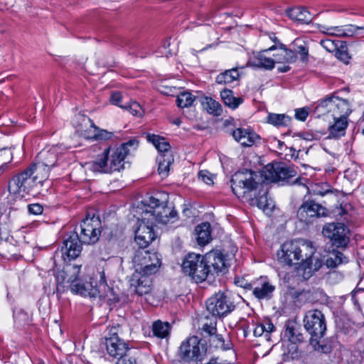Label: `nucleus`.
I'll return each mask as SVG.
<instances>
[{
  "label": "nucleus",
  "mask_w": 364,
  "mask_h": 364,
  "mask_svg": "<svg viewBox=\"0 0 364 364\" xmlns=\"http://www.w3.org/2000/svg\"><path fill=\"white\" fill-rule=\"evenodd\" d=\"M359 30H364L363 26H357L354 25H347L342 26L341 37H351L358 34Z\"/></svg>",
  "instance_id": "48"
},
{
  "label": "nucleus",
  "mask_w": 364,
  "mask_h": 364,
  "mask_svg": "<svg viewBox=\"0 0 364 364\" xmlns=\"http://www.w3.org/2000/svg\"><path fill=\"white\" fill-rule=\"evenodd\" d=\"M326 214V206H300L297 215L301 220L308 221L311 218L323 217Z\"/></svg>",
  "instance_id": "27"
},
{
  "label": "nucleus",
  "mask_w": 364,
  "mask_h": 364,
  "mask_svg": "<svg viewBox=\"0 0 364 364\" xmlns=\"http://www.w3.org/2000/svg\"><path fill=\"white\" fill-rule=\"evenodd\" d=\"M136 273L149 276L156 273L161 265V258L157 252H151L146 248H139L133 258Z\"/></svg>",
  "instance_id": "9"
},
{
  "label": "nucleus",
  "mask_w": 364,
  "mask_h": 364,
  "mask_svg": "<svg viewBox=\"0 0 364 364\" xmlns=\"http://www.w3.org/2000/svg\"><path fill=\"white\" fill-rule=\"evenodd\" d=\"M232 136L235 141L242 146H251L260 139L255 132L249 129L237 128L232 132Z\"/></svg>",
  "instance_id": "22"
},
{
  "label": "nucleus",
  "mask_w": 364,
  "mask_h": 364,
  "mask_svg": "<svg viewBox=\"0 0 364 364\" xmlns=\"http://www.w3.org/2000/svg\"><path fill=\"white\" fill-rule=\"evenodd\" d=\"M274 289V286L262 279L261 282L253 289L252 293L259 299H269L272 297Z\"/></svg>",
  "instance_id": "32"
},
{
  "label": "nucleus",
  "mask_w": 364,
  "mask_h": 364,
  "mask_svg": "<svg viewBox=\"0 0 364 364\" xmlns=\"http://www.w3.org/2000/svg\"><path fill=\"white\" fill-rule=\"evenodd\" d=\"M203 330L212 337L213 335L216 334V322H210V324L208 323H204L203 326Z\"/></svg>",
  "instance_id": "54"
},
{
  "label": "nucleus",
  "mask_w": 364,
  "mask_h": 364,
  "mask_svg": "<svg viewBox=\"0 0 364 364\" xmlns=\"http://www.w3.org/2000/svg\"><path fill=\"white\" fill-rule=\"evenodd\" d=\"M299 326L295 323L288 321L285 323L284 337L292 343H302L304 336L299 331Z\"/></svg>",
  "instance_id": "30"
},
{
  "label": "nucleus",
  "mask_w": 364,
  "mask_h": 364,
  "mask_svg": "<svg viewBox=\"0 0 364 364\" xmlns=\"http://www.w3.org/2000/svg\"><path fill=\"white\" fill-rule=\"evenodd\" d=\"M101 223L99 218H86L81 224L80 238L85 244L96 243L101 235Z\"/></svg>",
  "instance_id": "14"
},
{
  "label": "nucleus",
  "mask_w": 364,
  "mask_h": 364,
  "mask_svg": "<svg viewBox=\"0 0 364 364\" xmlns=\"http://www.w3.org/2000/svg\"><path fill=\"white\" fill-rule=\"evenodd\" d=\"M82 122L85 127L89 126V129L80 131L84 132L83 134L85 138L89 139H94L97 141H107L113 137L114 133L107 132L105 129H100L95 125L93 122L88 117H83L82 118Z\"/></svg>",
  "instance_id": "21"
},
{
  "label": "nucleus",
  "mask_w": 364,
  "mask_h": 364,
  "mask_svg": "<svg viewBox=\"0 0 364 364\" xmlns=\"http://www.w3.org/2000/svg\"><path fill=\"white\" fill-rule=\"evenodd\" d=\"M335 52L336 56L338 60L343 62L345 64H348L349 63L350 56L348 52V48L346 42L341 41L338 46V49H336Z\"/></svg>",
  "instance_id": "46"
},
{
  "label": "nucleus",
  "mask_w": 364,
  "mask_h": 364,
  "mask_svg": "<svg viewBox=\"0 0 364 364\" xmlns=\"http://www.w3.org/2000/svg\"><path fill=\"white\" fill-rule=\"evenodd\" d=\"M58 161V149L55 147L48 150H42L37 156L35 162L31 165L35 167L37 171L45 173L44 178H48L49 171L54 167Z\"/></svg>",
  "instance_id": "15"
},
{
  "label": "nucleus",
  "mask_w": 364,
  "mask_h": 364,
  "mask_svg": "<svg viewBox=\"0 0 364 364\" xmlns=\"http://www.w3.org/2000/svg\"><path fill=\"white\" fill-rule=\"evenodd\" d=\"M196 100V97L188 92H183L180 93L176 99L178 107L184 108L188 107L193 105Z\"/></svg>",
  "instance_id": "44"
},
{
  "label": "nucleus",
  "mask_w": 364,
  "mask_h": 364,
  "mask_svg": "<svg viewBox=\"0 0 364 364\" xmlns=\"http://www.w3.org/2000/svg\"><path fill=\"white\" fill-rule=\"evenodd\" d=\"M173 156L171 153L165 155H159L157 161L159 164L158 171L163 177L166 176L169 171V166L173 162Z\"/></svg>",
  "instance_id": "38"
},
{
  "label": "nucleus",
  "mask_w": 364,
  "mask_h": 364,
  "mask_svg": "<svg viewBox=\"0 0 364 364\" xmlns=\"http://www.w3.org/2000/svg\"><path fill=\"white\" fill-rule=\"evenodd\" d=\"M322 234L337 248H346L350 242V230L343 223H328L323 228Z\"/></svg>",
  "instance_id": "12"
},
{
  "label": "nucleus",
  "mask_w": 364,
  "mask_h": 364,
  "mask_svg": "<svg viewBox=\"0 0 364 364\" xmlns=\"http://www.w3.org/2000/svg\"><path fill=\"white\" fill-rule=\"evenodd\" d=\"M156 238L154 225L149 218H143L135 230V241L139 248H146Z\"/></svg>",
  "instance_id": "16"
},
{
  "label": "nucleus",
  "mask_w": 364,
  "mask_h": 364,
  "mask_svg": "<svg viewBox=\"0 0 364 364\" xmlns=\"http://www.w3.org/2000/svg\"><path fill=\"white\" fill-rule=\"evenodd\" d=\"M334 92L319 101L314 109L316 117L326 116L327 118L348 117L352 112L350 102L336 95Z\"/></svg>",
  "instance_id": "5"
},
{
  "label": "nucleus",
  "mask_w": 364,
  "mask_h": 364,
  "mask_svg": "<svg viewBox=\"0 0 364 364\" xmlns=\"http://www.w3.org/2000/svg\"><path fill=\"white\" fill-rule=\"evenodd\" d=\"M303 323L304 328L311 336V341L318 343L326 331L324 314L318 309H311L306 312Z\"/></svg>",
  "instance_id": "10"
},
{
  "label": "nucleus",
  "mask_w": 364,
  "mask_h": 364,
  "mask_svg": "<svg viewBox=\"0 0 364 364\" xmlns=\"http://www.w3.org/2000/svg\"><path fill=\"white\" fill-rule=\"evenodd\" d=\"M116 364H136V360L134 358L124 355L119 357Z\"/></svg>",
  "instance_id": "57"
},
{
  "label": "nucleus",
  "mask_w": 364,
  "mask_h": 364,
  "mask_svg": "<svg viewBox=\"0 0 364 364\" xmlns=\"http://www.w3.org/2000/svg\"><path fill=\"white\" fill-rule=\"evenodd\" d=\"M278 70L281 73H286L290 70V67L289 65H284L282 67L278 68Z\"/></svg>",
  "instance_id": "64"
},
{
  "label": "nucleus",
  "mask_w": 364,
  "mask_h": 364,
  "mask_svg": "<svg viewBox=\"0 0 364 364\" xmlns=\"http://www.w3.org/2000/svg\"><path fill=\"white\" fill-rule=\"evenodd\" d=\"M220 97L225 105L232 109L237 108L243 102L242 97H235L233 95V92L228 89L222 90L220 92Z\"/></svg>",
  "instance_id": "36"
},
{
  "label": "nucleus",
  "mask_w": 364,
  "mask_h": 364,
  "mask_svg": "<svg viewBox=\"0 0 364 364\" xmlns=\"http://www.w3.org/2000/svg\"><path fill=\"white\" fill-rule=\"evenodd\" d=\"M122 100V95L120 92H113L112 95H111V97H110V102L114 105H117V106H119L120 107H122V109L124 107V105H120V102Z\"/></svg>",
  "instance_id": "55"
},
{
  "label": "nucleus",
  "mask_w": 364,
  "mask_h": 364,
  "mask_svg": "<svg viewBox=\"0 0 364 364\" xmlns=\"http://www.w3.org/2000/svg\"><path fill=\"white\" fill-rule=\"evenodd\" d=\"M31 164L22 172L15 175L9 182L7 203L23 202V198L38 184L46 180L45 173H40Z\"/></svg>",
  "instance_id": "2"
},
{
  "label": "nucleus",
  "mask_w": 364,
  "mask_h": 364,
  "mask_svg": "<svg viewBox=\"0 0 364 364\" xmlns=\"http://www.w3.org/2000/svg\"><path fill=\"white\" fill-rule=\"evenodd\" d=\"M198 178L208 185L213 184V175L207 170L200 171L198 173Z\"/></svg>",
  "instance_id": "53"
},
{
  "label": "nucleus",
  "mask_w": 364,
  "mask_h": 364,
  "mask_svg": "<svg viewBox=\"0 0 364 364\" xmlns=\"http://www.w3.org/2000/svg\"><path fill=\"white\" fill-rule=\"evenodd\" d=\"M205 347L200 343L198 337L192 336L181 343L178 353L181 358L189 362L201 360L205 355Z\"/></svg>",
  "instance_id": "13"
},
{
  "label": "nucleus",
  "mask_w": 364,
  "mask_h": 364,
  "mask_svg": "<svg viewBox=\"0 0 364 364\" xmlns=\"http://www.w3.org/2000/svg\"><path fill=\"white\" fill-rule=\"evenodd\" d=\"M269 38L274 43V45H277L279 47V43H280V42L277 39V38L275 36L274 33H271L269 35Z\"/></svg>",
  "instance_id": "63"
},
{
  "label": "nucleus",
  "mask_w": 364,
  "mask_h": 364,
  "mask_svg": "<svg viewBox=\"0 0 364 364\" xmlns=\"http://www.w3.org/2000/svg\"><path fill=\"white\" fill-rule=\"evenodd\" d=\"M202 258L206 267L210 271V277L223 272L226 267L224 255L218 250L210 251L202 256Z\"/></svg>",
  "instance_id": "20"
},
{
  "label": "nucleus",
  "mask_w": 364,
  "mask_h": 364,
  "mask_svg": "<svg viewBox=\"0 0 364 364\" xmlns=\"http://www.w3.org/2000/svg\"><path fill=\"white\" fill-rule=\"evenodd\" d=\"M264 327H262V324L257 326L254 329V335L255 336H261L264 333Z\"/></svg>",
  "instance_id": "62"
},
{
  "label": "nucleus",
  "mask_w": 364,
  "mask_h": 364,
  "mask_svg": "<svg viewBox=\"0 0 364 364\" xmlns=\"http://www.w3.org/2000/svg\"><path fill=\"white\" fill-rule=\"evenodd\" d=\"M333 123L328 127V138L338 139L346 134L348 117L332 118Z\"/></svg>",
  "instance_id": "28"
},
{
  "label": "nucleus",
  "mask_w": 364,
  "mask_h": 364,
  "mask_svg": "<svg viewBox=\"0 0 364 364\" xmlns=\"http://www.w3.org/2000/svg\"><path fill=\"white\" fill-rule=\"evenodd\" d=\"M322 264L323 262L319 259L314 258L313 255L309 259H304L301 266L304 269V274H308V277H310L313 273L320 269Z\"/></svg>",
  "instance_id": "40"
},
{
  "label": "nucleus",
  "mask_w": 364,
  "mask_h": 364,
  "mask_svg": "<svg viewBox=\"0 0 364 364\" xmlns=\"http://www.w3.org/2000/svg\"><path fill=\"white\" fill-rule=\"evenodd\" d=\"M65 277H67L66 269L62 272H59L56 276V294L58 299H60L61 294L64 291V286H63L61 283L64 281Z\"/></svg>",
  "instance_id": "50"
},
{
  "label": "nucleus",
  "mask_w": 364,
  "mask_h": 364,
  "mask_svg": "<svg viewBox=\"0 0 364 364\" xmlns=\"http://www.w3.org/2000/svg\"><path fill=\"white\" fill-rule=\"evenodd\" d=\"M326 30V35L341 37L342 26H329Z\"/></svg>",
  "instance_id": "56"
},
{
  "label": "nucleus",
  "mask_w": 364,
  "mask_h": 364,
  "mask_svg": "<svg viewBox=\"0 0 364 364\" xmlns=\"http://www.w3.org/2000/svg\"><path fill=\"white\" fill-rule=\"evenodd\" d=\"M136 205H166L168 203V194L165 192L156 193L151 195L146 193L144 196L138 194L135 198Z\"/></svg>",
  "instance_id": "25"
},
{
  "label": "nucleus",
  "mask_w": 364,
  "mask_h": 364,
  "mask_svg": "<svg viewBox=\"0 0 364 364\" xmlns=\"http://www.w3.org/2000/svg\"><path fill=\"white\" fill-rule=\"evenodd\" d=\"M291 122V117L285 114L269 113L267 122L277 127H287Z\"/></svg>",
  "instance_id": "41"
},
{
  "label": "nucleus",
  "mask_w": 364,
  "mask_h": 364,
  "mask_svg": "<svg viewBox=\"0 0 364 364\" xmlns=\"http://www.w3.org/2000/svg\"><path fill=\"white\" fill-rule=\"evenodd\" d=\"M82 241L80 237L76 232H71L67 235L63 240V245L61 247L62 256L65 259V256L69 259L77 258L82 251Z\"/></svg>",
  "instance_id": "17"
},
{
  "label": "nucleus",
  "mask_w": 364,
  "mask_h": 364,
  "mask_svg": "<svg viewBox=\"0 0 364 364\" xmlns=\"http://www.w3.org/2000/svg\"><path fill=\"white\" fill-rule=\"evenodd\" d=\"M29 214L38 215L43 213V206H28Z\"/></svg>",
  "instance_id": "60"
},
{
  "label": "nucleus",
  "mask_w": 364,
  "mask_h": 364,
  "mask_svg": "<svg viewBox=\"0 0 364 364\" xmlns=\"http://www.w3.org/2000/svg\"><path fill=\"white\" fill-rule=\"evenodd\" d=\"M196 240L199 245H205L211 240V226L208 223H203L196 227Z\"/></svg>",
  "instance_id": "31"
},
{
  "label": "nucleus",
  "mask_w": 364,
  "mask_h": 364,
  "mask_svg": "<svg viewBox=\"0 0 364 364\" xmlns=\"http://www.w3.org/2000/svg\"><path fill=\"white\" fill-rule=\"evenodd\" d=\"M201 105L204 109L215 116H220L223 112L221 105L211 97H205L201 100Z\"/></svg>",
  "instance_id": "39"
},
{
  "label": "nucleus",
  "mask_w": 364,
  "mask_h": 364,
  "mask_svg": "<svg viewBox=\"0 0 364 364\" xmlns=\"http://www.w3.org/2000/svg\"><path fill=\"white\" fill-rule=\"evenodd\" d=\"M348 258L340 251L333 250L325 260L324 264L327 268L334 269L342 264H347Z\"/></svg>",
  "instance_id": "35"
},
{
  "label": "nucleus",
  "mask_w": 364,
  "mask_h": 364,
  "mask_svg": "<svg viewBox=\"0 0 364 364\" xmlns=\"http://www.w3.org/2000/svg\"><path fill=\"white\" fill-rule=\"evenodd\" d=\"M264 213L270 216L275 209V206H257Z\"/></svg>",
  "instance_id": "61"
},
{
  "label": "nucleus",
  "mask_w": 364,
  "mask_h": 364,
  "mask_svg": "<svg viewBox=\"0 0 364 364\" xmlns=\"http://www.w3.org/2000/svg\"><path fill=\"white\" fill-rule=\"evenodd\" d=\"M147 141L154 144L159 152V155H165L167 153H171L169 143L159 135L149 134L146 136Z\"/></svg>",
  "instance_id": "34"
},
{
  "label": "nucleus",
  "mask_w": 364,
  "mask_h": 364,
  "mask_svg": "<svg viewBox=\"0 0 364 364\" xmlns=\"http://www.w3.org/2000/svg\"><path fill=\"white\" fill-rule=\"evenodd\" d=\"M139 141L132 139L116 148L109 156L110 147L105 149L103 154L92 163L91 168L93 171L110 173L119 171L124 167V159L132 151L137 149Z\"/></svg>",
  "instance_id": "3"
},
{
  "label": "nucleus",
  "mask_w": 364,
  "mask_h": 364,
  "mask_svg": "<svg viewBox=\"0 0 364 364\" xmlns=\"http://www.w3.org/2000/svg\"><path fill=\"white\" fill-rule=\"evenodd\" d=\"M291 49L295 52L296 56L299 55L302 62L309 61V43L303 38H296L291 44Z\"/></svg>",
  "instance_id": "33"
},
{
  "label": "nucleus",
  "mask_w": 364,
  "mask_h": 364,
  "mask_svg": "<svg viewBox=\"0 0 364 364\" xmlns=\"http://www.w3.org/2000/svg\"><path fill=\"white\" fill-rule=\"evenodd\" d=\"M296 175V171L291 166L282 162H273L268 164L263 168L262 176L265 180L270 182L282 183L284 184H299L302 185L304 190L307 187L302 181L305 178H296L293 181L291 179Z\"/></svg>",
  "instance_id": "6"
},
{
  "label": "nucleus",
  "mask_w": 364,
  "mask_h": 364,
  "mask_svg": "<svg viewBox=\"0 0 364 364\" xmlns=\"http://www.w3.org/2000/svg\"><path fill=\"white\" fill-rule=\"evenodd\" d=\"M270 50H276L274 58L276 63H291L296 62L297 56L295 52L290 48H287L285 45L279 43V47L273 45L269 48Z\"/></svg>",
  "instance_id": "23"
},
{
  "label": "nucleus",
  "mask_w": 364,
  "mask_h": 364,
  "mask_svg": "<svg viewBox=\"0 0 364 364\" xmlns=\"http://www.w3.org/2000/svg\"><path fill=\"white\" fill-rule=\"evenodd\" d=\"M80 272V266L69 265L66 267L68 282L70 283V290L75 294H78L85 296L99 297L100 299H107L112 301V298L108 294H102L101 291L97 287H93L91 283L83 282L78 278Z\"/></svg>",
  "instance_id": "7"
},
{
  "label": "nucleus",
  "mask_w": 364,
  "mask_h": 364,
  "mask_svg": "<svg viewBox=\"0 0 364 364\" xmlns=\"http://www.w3.org/2000/svg\"><path fill=\"white\" fill-rule=\"evenodd\" d=\"M239 77L238 70L235 68L225 70L216 77V82L218 84H228L237 80Z\"/></svg>",
  "instance_id": "43"
},
{
  "label": "nucleus",
  "mask_w": 364,
  "mask_h": 364,
  "mask_svg": "<svg viewBox=\"0 0 364 364\" xmlns=\"http://www.w3.org/2000/svg\"><path fill=\"white\" fill-rule=\"evenodd\" d=\"M341 41H339L326 38L321 40L320 44L328 52L333 53L335 52L336 49H338V46L339 45Z\"/></svg>",
  "instance_id": "49"
},
{
  "label": "nucleus",
  "mask_w": 364,
  "mask_h": 364,
  "mask_svg": "<svg viewBox=\"0 0 364 364\" xmlns=\"http://www.w3.org/2000/svg\"><path fill=\"white\" fill-rule=\"evenodd\" d=\"M110 336L106 338L107 353L112 357H122L126 355L128 350L127 344L117 336V328L112 327L109 331Z\"/></svg>",
  "instance_id": "19"
},
{
  "label": "nucleus",
  "mask_w": 364,
  "mask_h": 364,
  "mask_svg": "<svg viewBox=\"0 0 364 364\" xmlns=\"http://www.w3.org/2000/svg\"><path fill=\"white\" fill-rule=\"evenodd\" d=\"M330 208H326V214L323 217H330L341 220L342 223H353V217L351 212L344 208V206H329Z\"/></svg>",
  "instance_id": "26"
},
{
  "label": "nucleus",
  "mask_w": 364,
  "mask_h": 364,
  "mask_svg": "<svg viewBox=\"0 0 364 364\" xmlns=\"http://www.w3.org/2000/svg\"><path fill=\"white\" fill-rule=\"evenodd\" d=\"M287 16L292 20L308 23L311 21L309 11L302 7H295L287 11Z\"/></svg>",
  "instance_id": "37"
},
{
  "label": "nucleus",
  "mask_w": 364,
  "mask_h": 364,
  "mask_svg": "<svg viewBox=\"0 0 364 364\" xmlns=\"http://www.w3.org/2000/svg\"><path fill=\"white\" fill-rule=\"evenodd\" d=\"M206 308L214 316L223 317L235 309L230 294L228 291H218L206 302Z\"/></svg>",
  "instance_id": "11"
},
{
  "label": "nucleus",
  "mask_w": 364,
  "mask_h": 364,
  "mask_svg": "<svg viewBox=\"0 0 364 364\" xmlns=\"http://www.w3.org/2000/svg\"><path fill=\"white\" fill-rule=\"evenodd\" d=\"M181 268L183 272L196 283H200L210 277V271L208 269L199 254H188L183 260Z\"/></svg>",
  "instance_id": "8"
},
{
  "label": "nucleus",
  "mask_w": 364,
  "mask_h": 364,
  "mask_svg": "<svg viewBox=\"0 0 364 364\" xmlns=\"http://www.w3.org/2000/svg\"><path fill=\"white\" fill-rule=\"evenodd\" d=\"M170 330L171 326L168 322H162L159 320L154 322L152 325L154 336L160 338H166L169 335Z\"/></svg>",
  "instance_id": "42"
},
{
  "label": "nucleus",
  "mask_w": 364,
  "mask_h": 364,
  "mask_svg": "<svg viewBox=\"0 0 364 364\" xmlns=\"http://www.w3.org/2000/svg\"><path fill=\"white\" fill-rule=\"evenodd\" d=\"M99 286L97 287L101 291L102 294H108L109 296L114 298L112 301L116 299L113 290L107 284L105 274L104 271L100 272Z\"/></svg>",
  "instance_id": "47"
},
{
  "label": "nucleus",
  "mask_w": 364,
  "mask_h": 364,
  "mask_svg": "<svg viewBox=\"0 0 364 364\" xmlns=\"http://www.w3.org/2000/svg\"><path fill=\"white\" fill-rule=\"evenodd\" d=\"M308 115L309 112L305 108L298 109L296 110L295 117L299 120L305 121Z\"/></svg>",
  "instance_id": "58"
},
{
  "label": "nucleus",
  "mask_w": 364,
  "mask_h": 364,
  "mask_svg": "<svg viewBox=\"0 0 364 364\" xmlns=\"http://www.w3.org/2000/svg\"><path fill=\"white\" fill-rule=\"evenodd\" d=\"M151 281L148 276H143L141 274L134 272L130 279L131 288L139 296L146 294L151 289Z\"/></svg>",
  "instance_id": "24"
},
{
  "label": "nucleus",
  "mask_w": 364,
  "mask_h": 364,
  "mask_svg": "<svg viewBox=\"0 0 364 364\" xmlns=\"http://www.w3.org/2000/svg\"><path fill=\"white\" fill-rule=\"evenodd\" d=\"M261 324H262V327H264V333H266L265 337L268 339L269 333L274 331L275 327H274V324L272 322H270L269 321H267Z\"/></svg>",
  "instance_id": "59"
},
{
  "label": "nucleus",
  "mask_w": 364,
  "mask_h": 364,
  "mask_svg": "<svg viewBox=\"0 0 364 364\" xmlns=\"http://www.w3.org/2000/svg\"><path fill=\"white\" fill-rule=\"evenodd\" d=\"M210 342L211 345L214 346L215 348L222 350L230 349L232 346L230 340L225 341L221 335L217 333L210 337Z\"/></svg>",
  "instance_id": "45"
},
{
  "label": "nucleus",
  "mask_w": 364,
  "mask_h": 364,
  "mask_svg": "<svg viewBox=\"0 0 364 364\" xmlns=\"http://www.w3.org/2000/svg\"><path fill=\"white\" fill-rule=\"evenodd\" d=\"M343 279V274L337 271L332 270L328 272L326 280L331 284L338 283Z\"/></svg>",
  "instance_id": "52"
},
{
  "label": "nucleus",
  "mask_w": 364,
  "mask_h": 364,
  "mask_svg": "<svg viewBox=\"0 0 364 364\" xmlns=\"http://www.w3.org/2000/svg\"><path fill=\"white\" fill-rule=\"evenodd\" d=\"M150 210H146L145 215L150 213L158 223L162 224L173 223L178 220V213L174 206H149Z\"/></svg>",
  "instance_id": "18"
},
{
  "label": "nucleus",
  "mask_w": 364,
  "mask_h": 364,
  "mask_svg": "<svg viewBox=\"0 0 364 364\" xmlns=\"http://www.w3.org/2000/svg\"><path fill=\"white\" fill-rule=\"evenodd\" d=\"M315 248L310 242L287 241L283 243L277 252V260L282 266L291 267L301 264L304 259H309L315 253Z\"/></svg>",
  "instance_id": "4"
},
{
  "label": "nucleus",
  "mask_w": 364,
  "mask_h": 364,
  "mask_svg": "<svg viewBox=\"0 0 364 364\" xmlns=\"http://www.w3.org/2000/svg\"><path fill=\"white\" fill-rule=\"evenodd\" d=\"M256 176V172L248 169L235 172L230 180L232 192L242 203L250 202V205H270L266 191L262 193L260 191L259 197L252 198L255 197L257 192Z\"/></svg>",
  "instance_id": "1"
},
{
  "label": "nucleus",
  "mask_w": 364,
  "mask_h": 364,
  "mask_svg": "<svg viewBox=\"0 0 364 364\" xmlns=\"http://www.w3.org/2000/svg\"><path fill=\"white\" fill-rule=\"evenodd\" d=\"M269 48L257 53L250 60V63L255 67L263 68L266 70H272L276 63L274 58H272L265 55Z\"/></svg>",
  "instance_id": "29"
},
{
  "label": "nucleus",
  "mask_w": 364,
  "mask_h": 364,
  "mask_svg": "<svg viewBox=\"0 0 364 364\" xmlns=\"http://www.w3.org/2000/svg\"><path fill=\"white\" fill-rule=\"evenodd\" d=\"M123 109L128 110L134 116H141L143 112L141 107L136 102L124 105Z\"/></svg>",
  "instance_id": "51"
}]
</instances>
